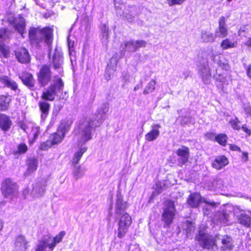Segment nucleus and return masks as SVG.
I'll list each match as a JSON object with an SVG mask.
<instances>
[{
	"label": "nucleus",
	"mask_w": 251,
	"mask_h": 251,
	"mask_svg": "<svg viewBox=\"0 0 251 251\" xmlns=\"http://www.w3.org/2000/svg\"><path fill=\"white\" fill-rule=\"evenodd\" d=\"M186 225L187 226V228L186 229L187 233L191 232L193 227L192 223L190 222H186Z\"/></svg>",
	"instance_id": "13d9d810"
},
{
	"label": "nucleus",
	"mask_w": 251,
	"mask_h": 251,
	"mask_svg": "<svg viewBox=\"0 0 251 251\" xmlns=\"http://www.w3.org/2000/svg\"><path fill=\"white\" fill-rule=\"evenodd\" d=\"M12 124V122L9 118L5 115L0 116V128L3 131H7L9 129Z\"/></svg>",
	"instance_id": "c85d7f7f"
},
{
	"label": "nucleus",
	"mask_w": 251,
	"mask_h": 251,
	"mask_svg": "<svg viewBox=\"0 0 251 251\" xmlns=\"http://www.w3.org/2000/svg\"><path fill=\"white\" fill-rule=\"evenodd\" d=\"M17 189L16 184L10 179H6L2 183L1 189L2 195L5 198H11L16 193Z\"/></svg>",
	"instance_id": "6e6552de"
},
{
	"label": "nucleus",
	"mask_w": 251,
	"mask_h": 251,
	"mask_svg": "<svg viewBox=\"0 0 251 251\" xmlns=\"http://www.w3.org/2000/svg\"><path fill=\"white\" fill-rule=\"evenodd\" d=\"M216 217V220L222 224H226L228 221L229 215L225 211L217 213Z\"/></svg>",
	"instance_id": "4c0bfd02"
},
{
	"label": "nucleus",
	"mask_w": 251,
	"mask_h": 251,
	"mask_svg": "<svg viewBox=\"0 0 251 251\" xmlns=\"http://www.w3.org/2000/svg\"><path fill=\"white\" fill-rule=\"evenodd\" d=\"M202 202L208 203L213 206L215 204L214 202H208L207 201L203 200L200 194L197 193L191 194L187 200V202L189 205L193 208L198 207Z\"/></svg>",
	"instance_id": "f8f14e48"
},
{
	"label": "nucleus",
	"mask_w": 251,
	"mask_h": 251,
	"mask_svg": "<svg viewBox=\"0 0 251 251\" xmlns=\"http://www.w3.org/2000/svg\"><path fill=\"white\" fill-rule=\"evenodd\" d=\"M101 40L103 42L106 43L109 38L108 33H101Z\"/></svg>",
	"instance_id": "6e6d98bb"
},
{
	"label": "nucleus",
	"mask_w": 251,
	"mask_h": 251,
	"mask_svg": "<svg viewBox=\"0 0 251 251\" xmlns=\"http://www.w3.org/2000/svg\"><path fill=\"white\" fill-rule=\"evenodd\" d=\"M234 47L235 43L228 38L224 40L221 44V47L223 50H226L228 48H231Z\"/></svg>",
	"instance_id": "ea45409f"
},
{
	"label": "nucleus",
	"mask_w": 251,
	"mask_h": 251,
	"mask_svg": "<svg viewBox=\"0 0 251 251\" xmlns=\"http://www.w3.org/2000/svg\"><path fill=\"white\" fill-rule=\"evenodd\" d=\"M85 172V171L84 169H81L80 167V166L76 167V166H75V170L74 171V175L77 178L82 176L84 175Z\"/></svg>",
	"instance_id": "a18cd8bd"
},
{
	"label": "nucleus",
	"mask_w": 251,
	"mask_h": 251,
	"mask_svg": "<svg viewBox=\"0 0 251 251\" xmlns=\"http://www.w3.org/2000/svg\"><path fill=\"white\" fill-rule=\"evenodd\" d=\"M21 128L25 132H26L27 126L25 124H22L21 125Z\"/></svg>",
	"instance_id": "774afa93"
},
{
	"label": "nucleus",
	"mask_w": 251,
	"mask_h": 251,
	"mask_svg": "<svg viewBox=\"0 0 251 251\" xmlns=\"http://www.w3.org/2000/svg\"><path fill=\"white\" fill-rule=\"evenodd\" d=\"M0 82L4 87H7L14 92L20 91L17 83L7 75H0Z\"/></svg>",
	"instance_id": "2eb2a0df"
},
{
	"label": "nucleus",
	"mask_w": 251,
	"mask_h": 251,
	"mask_svg": "<svg viewBox=\"0 0 251 251\" xmlns=\"http://www.w3.org/2000/svg\"><path fill=\"white\" fill-rule=\"evenodd\" d=\"M117 62V57L115 56L112 57L110 60L105 74V77L107 80L110 79L114 73L116 71Z\"/></svg>",
	"instance_id": "a211bd4d"
},
{
	"label": "nucleus",
	"mask_w": 251,
	"mask_h": 251,
	"mask_svg": "<svg viewBox=\"0 0 251 251\" xmlns=\"http://www.w3.org/2000/svg\"><path fill=\"white\" fill-rule=\"evenodd\" d=\"M27 150V147L25 144H20L18 146V150L14 151V154L17 155L18 154L25 153Z\"/></svg>",
	"instance_id": "37998d69"
},
{
	"label": "nucleus",
	"mask_w": 251,
	"mask_h": 251,
	"mask_svg": "<svg viewBox=\"0 0 251 251\" xmlns=\"http://www.w3.org/2000/svg\"><path fill=\"white\" fill-rule=\"evenodd\" d=\"M87 148L86 147H81L79 150L75 154L74 157L73 159V164L76 165L83 154L86 151Z\"/></svg>",
	"instance_id": "e433bc0d"
},
{
	"label": "nucleus",
	"mask_w": 251,
	"mask_h": 251,
	"mask_svg": "<svg viewBox=\"0 0 251 251\" xmlns=\"http://www.w3.org/2000/svg\"><path fill=\"white\" fill-rule=\"evenodd\" d=\"M65 234L64 231H61L54 238L50 235H45L39 241L35 251H52L56 244L62 240Z\"/></svg>",
	"instance_id": "7ed1b4c3"
},
{
	"label": "nucleus",
	"mask_w": 251,
	"mask_h": 251,
	"mask_svg": "<svg viewBox=\"0 0 251 251\" xmlns=\"http://www.w3.org/2000/svg\"><path fill=\"white\" fill-rule=\"evenodd\" d=\"M247 75L248 77L251 78V65H249L247 69Z\"/></svg>",
	"instance_id": "e2e57ef3"
},
{
	"label": "nucleus",
	"mask_w": 251,
	"mask_h": 251,
	"mask_svg": "<svg viewBox=\"0 0 251 251\" xmlns=\"http://www.w3.org/2000/svg\"><path fill=\"white\" fill-rule=\"evenodd\" d=\"M23 83L30 89L34 87L35 80L32 74L28 73H25L19 76Z\"/></svg>",
	"instance_id": "a878e982"
},
{
	"label": "nucleus",
	"mask_w": 251,
	"mask_h": 251,
	"mask_svg": "<svg viewBox=\"0 0 251 251\" xmlns=\"http://www.w3.org/2000/svg\"><path fill=\"white\" fill-rule=\"evenodd\" d=\"M118 222L117 237L122 238L125 236L132 223L131 216L128 213L115 216Z\"/></svg>",
	"instance_id": "39448f33"
},
{
	"label": "nucleus",
	"mask_w": 251,
	"mask_h": 251,
	"mask_svg": "<svg viewBox=\"0 0 251 251\" xmlns=\"http://www.w3.org/2000/svg\"><path fill=\"white\" fill-rule=\"evenodd\" d=\"M215 140L220 145L225 146L227 139L225 134H219L215 137Z\"/></svg>",
	"instance_id": "a19ab883"
},
{
	"label": "nucleus",
	"mask_w": 251,
	"mask_h": 251,
	"mask_svg": "<svg viewBox=\"0 0 251 251\" xmlns=\"http://www.w3.org/2000/svg\"><path fill=\"white\" fill-rule=\"evenodd\" d=\"M37 79L41 86L47 85L51 80V72L49 66L43 65L37 74Z\"/></svg>",
	"instance_id": "1a4fd4ad"
},
{
	"label": "nucleus",
	"mask_w": 251,
	"mask_h": 251,
	"mask_svg": "<svg viewBox=\"0 0 251 251\" xmlns=\"http://www.w3.org/2000/svg\"><path fill=\"white\" fill-rule=\"evenodd\" d=\"M156 82L154 79H151L146 86L144 91L143 94L147 95L152 93L156 88Z\"/></svg>",
	"instance_id": "c9c22d12"
},
{
	"label": "nucleus",
	"mask_w": 251,
	"mask_h": 251,
	"mask_svg": "<svg viewBox=\"0 0 251 251\" xmlns=\"http://www.w3.org/2000/svg\"><path fill=\"white\" fill-rule=\"evenodd\" d=\"M185 0H167V3L170 6L174 5H181Z\"/></svg>",
	"instance_id": "8fccbe9b"
},
{
	"label": "nucleus",
	"mask_w": 251,
	"mask_h": 251,
	"mask_svg": "<svg viewBox=\"0 0 251 251\" xmlns=\"http://www.w3.org/2000/svg\"><path fill=\"white\" fill-rule=\"evenodd\" d=\"M9 23L11 24L20 34L23 35L24 33L25 26V22L24 18L21 16L15 18L12 20H9Z\"/></svg>",
	"instance_id": "dca6fc26"
},
{
	"label": "nucleus",
	"mask_w": 251,
	"mask_h": 251,
	"mask_svg": "<svg viewBox=\"0 0 251 251\" xmlns=\"http://www.w3.org/2000/svg\"><path fill=\"white\" fill-rule=\"evenodd\" d=\"M196 240L200 242L201 246L204 249H212L215 246H217V236L214 238L206 234L204 231H199V234L196 236Z\"/></svg>",
	"instance_id": "0eeeda50"
},
{
	"label": "nucleus",
	"mask_w": 251,
	"mask_h": 251,
	"mask_svg": "<svg viewBox=\"0 0 251 251\" xmlns=\"http://www.w3.org/2000/svg\"><path fill=\"white\" fill-rule=\"evenodd\" d=\"M217 244L222 251H231L233 248L232 239L227 236H217Z\"/></svg>",
	"instance_id": "9b49d317"
},
{
	"label": "nucleus",
	"mask_w": 251,
	"mask_h": 251,
	"mask_svg": "<svg viewBox=\"0 0 251 251\" xmlns=\"http://www.w3.org/2000/svg\"><path fill=\"white\" fill-rule=\"evenodd\" d=\"M122 52H135L136 51L134 46V40H131L128 41H124L121 45Z\"/></svg>",
	"instance_id": "7c9ffc66"
},
{
	"label": "nucleus",
	"mask_w": 251,
	"mask_h": 251,
	"mask_svg": "<svg viewBox=\"0 0 251 251\" xmlns=\"http://www.w3.org/2000/svg\"><path fill=\"white\" fill-rule=\"evenodd\" d=\"M64 137V136H63L62 134L58 131L56 133L51 134L48 140L50 141L51 144L53 145L60 143Z\"/></svg>",
	"instance_id": "72a5a7b5"
},
{
	"label": "nucleus",
	"mask_w": 251,
	"mask_h": 251,
	"mask_svg": "<svg viewBox=\"0 0 251 251\" xmlns=\"http://www.w3.org/2000/svg\"><path fill=\"white\" fill-rule=\"evenodd\" d=\"M72 123L69 121H62L59 127L58 131L65 136V134L70 129Z\"/></svg>",
	"instance_id": "473e14b6"
},
{
	"label": "nucleus",
	"mask_w": 251,
	"mask_h": 251,
	"mask_svg": "<svg viewBox=\"0 0 251 251\" xmlns=\"http://www.w3.org/2000/svg\"><path fill=\"white\" fill-rule=\"evenodd\" d=\"M176 212L174 201H167L165 202V207L164 208L161 217L164 226L169 227L172 224L176 215Z\"/></svg>",
	"instance_id": "423d86ee"
},
{
	"label": "nucleus",
	"mask_w": 251,
	"mask_h": 251,
	"mask_svg": "<svg viewBox=\"0 0 251 251\" xmlns=\"http://www.w3.org/2000/svg\"><path fill=\"white\" fill-rule=\"evenodd\" d=\"M233 211L240 224L247 227L251 226V218L248 216L244 211L238 206H235Z\"/></svg>",
	"instance_id": "9d476101"
},
{
	"label": "nucleus",
	"mask_w": 251,
	"mask_h": 251,
	"mask_svg": "<svg viewBox=\"0 0 251 251\" xmlns=\"http://www.w3.org/2000/svg\"><path fill=\"white\" fill-rule=\"evenodd\" d=\"M64 87L62 80L59 77H55L53 83L50 85L47 89L43 92L41 98L43 100L53 101L57 95V93L61 92Z\"/></svg>",
	"instance_id": "20e7f679"
},
{
	"label": "nucleus",
	"mask_w": 251,
	"mask_h": 251,
	"mask_svg": "<svg viewBox=\"0 0 251 251\" xmlns=\"http://www.w3.org/2000/svg\"><path fill=\"white\" fill-rule=\"evenodd\" d=\"M160 127V124L152 125L151 126V130L145 135V139L149 142L156 140L159 136L160 131L159 129Z\"/></svg>",
	"instance_id": "6ab92c4d"
},
{
	"label": "nucleus",
	"mask_w": 251,
	"mask_h": 251,
	"mask_svg": "<svg viewBox=\"0 0 251 251\" xmlns=\"http://www.w3.org/2000/svg\"><path fill=\"white\" fill-rule=\"evenodd\" d=\"M52 62L55 69L60 68L63 63L62 53L55 49L52 59Z\"/></svg>",
	"instance_id": "c756f323"
},
{
	"label": "nucleus",
	"mask_w": 251,
	"mask_h": 251,
	"mask_svg": "<svg viewBox=\"0 0 251 251\" xmlns=\"http://www.w3.org/2000/svg\"><path fill=\"white\" fill-rule=\"evenodd\" d=\"M128 205L126 201H124L123 197L120 193L117 194V200L115 210V216L127 213L126 212Z\"/></svg>",
	"instance_id": "4468645a"
},
{
	"label": "nucleus",
	"mask_w": 251,
	"mask_h": 251,
	"mask_svg": "<svg viewBox=\"0 0 251 251\" xmlns=\"http://www.w3.org/2000/svg\"><path fill=\"white\" fill-rule=\"evenodd\" d=\"M109 105L108 103H103L101 106L99 108L97 111V115L96 117L93 118H90V119H93L96 126H100L102 122L105 119V115L108 112Z\"/></svg>",
	"instance_id": "ddd939ff"
},
{
	"label": "nucleus",
	"mask_w": 251,
	"mask_h": 251,
	"mask_svg": "<svg viewBox=\"0 0 251 251\" xmlns=\"http://www.w3.org/2000/svg\"><path fill=\"white\" fill-rule=\"evenodd\" d=\"M219 26H226V20L224 16H221L219 20Z\"/></svg>",
	"instance_id": "5fc2aeb1"
},
{
	"label": "nucleus",
	"mask_w": 251,
	"mask_h": 251,
	"mask_svg": "<svg viewBox=\"0 0 251 251\" xmlns=\"http://www.w3.org/2000/svg\"><path fill=\"white\" fill-rule=\"evenodd\" d=\"M15 54L18 61L22 63H27L30 61V55L25 48L18 49L15 50Z\"/></svg>",
	"instance_id": "f3484780"
},
{
	"label": "nucleus",
	"mask_w": 251,
	"mask_h": 251,
	"mask_svg": "<svg viewBox=\"0 0 251 251\" xmlns=\"http://www.w3.org/2000/svg\"><path fill=\"white\" fill-rule=\"evenodd\" d=\"M146 44H147L146 42L143 40L134 41V46H135L136 50L139 48L146 47Z\"/></svg>",
	"instance_id": "de8ad7c7"
},
{
	"label": "nucleus",
	"mask_w": 251,
	"mask_h": 251,
	"mask_svg": "<svg viewBox=\"0 0 251 251\" xmlns=\"http://www.w3.org/2000/svg\"><path fill=\"white\" fill-rule=\"evenodd\" d=\"M15 251H25L27 249V242L22 235L18 236L15 242Z\"/></svg>",
	"instance_id": "4be33fe9"
},
{
	"label": "nucleus",
	"mask_w": 251,
	"mask_h": 251,
	"mask_svg": "<svg viewBox=\"0 0 251 251\" xmlns=\"http://www.w3.org/2000/svg\"><path fill=\"white\" fill-rule=\"evenodd\" d=\"M229 149L233 151H241L240 148L234 144H229Z\"/></svg>",
	"instance_id": "4d7b16f0"
},
{
	"label": "nucleus",
	"mask_w": 251,
	"mask_h": 251,
	"mask_svg": "<svg viewBox=\"0 0 251 251\" xmlns=\"http://www.w3.org/2000/svg\"><path fill=\"white\" fill-rule=\"evenodd\" d=\"M242 128L249 136L251 135V130L247 127L246 125H243Z\"/></svg>",
	"instance_id": "052dcab7"
},
{
	"label": "nucleus",
	"mask_w": 251,
	"mask_h": 251,
	"mask_svg": "<svg viewBox=\"0 0 251 251\" xmlns=\"http://www.w3.org/2000/svg\"><path fill=\"white\" fill-rule=\"evenodd\" d=\"M95 121L93 119H86L79 121L75 129V133L78 136V145L82 146L92 138V130L96 127Z\"/></svg>",
	"instance_id": "f257e3e1"
},
{
	"label": "nucleus",
	"mask_w": 251,
	"mask_h": 251,
	"mask_svg": "<svg viewBox=\"0 0 251 251\" xmlns=\"http://www.w3.org/2000/svg\"><path fill=\"white\" fill-rule=\"evenodd\" d=\"M100 29L101 33H108L109 28L105 25H102Z\"/></svg>",
	"instance_id": "bf43d9fd"
},
{
	"label": "nucleus",
	"mask_w": 251,
	"mask_h": 251,
	"mask_svg": "<svg viewBox=\"0 0 251 251\" xmlns=\"http://www.w3.org/2000/svg\"><path fill=\"white\" fill-rule=\"evenodd\" d=\"M245 44L249 47H251V36L247 39Z\"/></svg>",
	"instance_id": "69168bd1"
},
{
	"label": "nucleus",
	"mask_w": 251,
	"mask_h": 251,
	"mask_svg": "<svg viewBox=\"0 0 251 251\" xmlns=\"http://www.w3.org/2000/svg\"><path fill=\"white\" fill-rule=\"evenodd\" d=\"M31 133L33 136L34 140H35L40 134V127L38 126H33L32 127Z\"/></svg>",
	"instance_id": "09e8293b"
},
{
	"label": "nucleus",
	"mask_w": 251,
	"mask_h": 251,
	"mask_svg": "<svg viewBox=\"0 0 251 251\" xmlns=\"http://www.w3.org/2000/svg\"><path fill=\"white\" fill-rule=\"evenodd\" d=\"M200 73L203 82L209 84L210 81L211 74L210 69L207 65H203L200 67Z\"/></svg>",
	"instance_id": "393cba45"
},
{
	"label": "nucleus",
	"mask_w": 251,
	"mask_h": 251,
	"mask_svg": "<svg viewBox=\"0 0 251 251\" xmlns=\"http://www.w3.org/2000/svg\"><path fill=\"white\" fill-rule=\"evenodd\" d=\"M28 36L32 44H38L42 41L50 48L52 41V30L50 27L42 29L31 27L29 29ZM49 56H50V48L49 49Z\"/></svg>",
	"instance_id": "f03ea898"
},
{
	"label": "nucleus",
	"mask_w": 251,
	"mask_h": 251,
	"mask_svg": "<svg viewBox=\"0 0 251 251\" xmlns=\"http://www.w3.org/2000/svg\"><path fill=\"white\" fill-rule=\"evenodd\" d=\"M9 55V51L8 49L4 45L0 44V56L8 57Z\"/></svg>",
	"instance_id": "c03bdc74"
},
{
	"label": "nucleus",
	"mask_w": 251,
	"mask_h": 251,
	"mask_svg": "<svg viewBox=\"0 0 251 251\" xmlns=\"http://www.w3.org/2000/svg\"><path fill=\"white\" fill-rule=\"evenodd\" d=\"M189 149L183 147L177 150L176 154L178 156V161L181 164H184L188 161L189 158Z\"/></svg>",
	"instance_id": "b1692460"
},
{
	"label": "nucleus",
	"mask_w": 251,
	"mask_h": 251,
	"mask_svg": "<svg viewBox=\"0 0 251 251\" xmlns=\"http://www.w3.org/2000/svg\"><path fill=\"white\" fill-rule=\"evenodd\" d=\"M52 145L51 144L50 141L48 140L46 142H44L41 144L40 149L42 150H46L50 148Z\"/></svg>",
	"instance_id": "603ef678"
},
{
	"label": "nucleus",
	"mask_w": 251,
	"mask_h": 251,
	"mask_svg": "<svg viewBox=\"0 0 251 251\" xmlns=\"http://www.w3.org/2000/svg\"><path fill=\"white\" fill-rule=\"evenodd\" d=\"M123 79L124 80V85H125L129 81V75H126L123 76Z\"/></svg>",
	"instance_id": "680f3d73"
},
{
	"label": "nucleus",
	"mask_w": 251,
	"mask_h": 251,
	"mask_svg": "<svg viewBox=\"0 0 251 251\" xmlns=\"http://www.w3.org/2000/svg\"><path fill=\"white\" fill-rule=\"evenodd\" d=\"M244 110L247 114L251 115V107L250 106H247L245 107Z\"/></svg>",
	"instance_id": "0e129e2a"
},
{
	"label": "nucleus",
	"mask_w": 251,
	"mask_h": 251,
	"mask_svg": "<svg viewBox=\"0 0 251 251\" xmlns=\"http://www.w3.org/2000/svg\"><path fill=\"white\" fill-rule=\"evenodd\" d=\"M228 34L227 28L226 26H218L215 32V37L225 38Z\"/></svg>",
	"instance_id": "58836bf2"
},
{
	"label": "nucleus",
	"mask_w": 251,
	"mask_h": 251,
	"mask_svg": "<svg viewBox=\"0 0 251 251\" xmlns=\"http://www.w3.org/2000/svg\"><path fill=\"white\" fill-rule=\"evenodd\" d=\"M137 14V7L135 6H128V8L125 10L123 14L126 20L132 22L133 20L134 16Z\"/></svg>",
	"instance_id": "cd10ccee"
},
{
	"label": "nucleus",
	"mask_w": 251,
	"mask_h": 251,
	"mask_svg": "<svg viewBox=\"0 0 251 251\" xmlns=\"http://www.w3.org/2000/svg\"><path fill=\"white\" fill-rule=\"evenodd\" d=\"M11 99L9 96H0V109L1 110L5 111L8 109L9 103Z\"/></svg>",
	"instance_id": "f704fd0d"
},
{
	"label": "nucleus",
	"mask_w": 251,
	"mask_h": 251,
	"mask_svg": "<svg viewBox=\"0 0 251 251\" xmlns=\"http://www.w3.org/2000/svg\"><path fill=\"white\" fill-rule=\"evenodd\" d=\"M249 29L248 25H242L238 31V34L239 36H244L245 33L248 32Z\"/></svg>",
	"instance_id": "3c124183"
},
{
	"label": "nucleus",
	"mask_w": 251,
	"mask_h": 251,
	"mask_svg": "<svg viewBox=\"0 0 251 251\" xmlns=\"http://www.w3.org/2000/svg\"><path fill=\"white\" fill-rule=\"evenodd\" d=\"M45 184L43 182H38L33 185L31 195L33 197H41L45 192Z\"/></svg>",
	"instance_id": "5701e85b"
},
{
	"label": "nucleus",
	"mask_w": 251,
	"mask_h": 251,
	"mask_svg": "<svg viewBox=\"0 0 251 251\" xmlns=\"http://www.w3.org/2000/svg\"><path fill=\"white\" fill-rule=\"evenodd\" d=\"M10 34V31L7 30L6 28L0 29V43L9 38Z\"/></svg>",
	"instance_id": "79ce46f5"
},
{
	"label": "nucleus",
	"mask_w": 251,
	"mask_h": 251,
	"mask_svg": "<svg viewBox=\"0 0 251 251\" xmlns=\"http://www.w3.org/2000/svg\"><path fill=\"white\" fill-rule=\"evenodd\" d=\"M216 37L209 31H202L201 33V39L203 42H213Z\"/></svg>",
	"instance_id": "2f4dec72"
},
{
	"label": "nucleus",
	"mask_w": 251,
	"mask_h": 251,
	"mask_svg": "<svg viewBox=\"0 0 251 251\" xmlns=\"http://www.w3.org/2000/svg\"><path fill=\"white\" fill-rule=\"evenodd\" d=\"M218 80L220 81V82L222 83L221 84H218V86L219 87H223L224 85H227V82L226 78L223 76H219V78L218 79Z\"/></svg>",
	"instance_id": "864d4df0"
},
{
	"label": "nucleus",
	"mask_w": 251,
	"mask_h": 251,
	"mask_svg": "<svg viewBox=\"0 0 251 251\" xmlns=\"http://www.w3.org/2000/svg\"><path fill=\"white\" fill-rule=\"evenodd\" d=\"M38 104L41 112V120L44 121L49 115L50 104L45 100L39 101Z\"/></svg>",
	"instance_id": "bb28decb"
},
{
	"label": "nucleus",
	"mask_w": 251,
	"mask_h": 251,
	"mask_svg": "<svg viewBox=\"0 0 251 251\" xmlns=\"http://www.w3.org/2000/svg\"><path fill=\"white\" fill-rule=\"evenodd\" d=\"M228 164V159L225 155H221L215 158L212 163V166L217 170H221Z\"/></svg>",
	"instance_id": "412c9836"
},
{
	"label": "nucleus",
	"mask_w": 251,
	"mask_h": 251,
	"mask_svg": "<svg viewBox=\"0 0 251 251\" xmlns=\"http://www.w3.org/2000/svg\"><path fill=\"white\" fill-rule=\"evenodd\" d=\"M29 192V189L28 188H26L23 190V195H24V197H25V198H26V196L28 195Z\"/></svg>",
	"instance_id": "338daca9"
},
{
	"label": "nucleus",
	"mask_w": 251,
	"mask_h": 251,
	"mask_svg": "<svg viewBox=\"0 0 251 251\" xmlns=\"http://www.w3.org/2000/svg\"><path fill=\"white\" fill-rule=\"evenodd\" d=\"M38 164V161L36 158L34 157L27 158L26 161L27 168L25 175L28 176L35 172L37 169Z\"/></svg>",
	"instance_id": "aec40b11"
},
{
	"label": "nucleus",
	"mask_w": 251,
	"mask_h": 251,
	"mask_svg": "<svg viewBox=\"0 0 251 251\" xmlns=\"http://www.w3.org/2000/svg\"><path fill=\"white\" fill-rule=\"evenodd\" d=\"M240 123V121L237 118H235L233 120H230L229 122V123H230L231 127L234 129L237 130H239L240 129V126L239 125Z\"/></svg>",
	"instance_id": "49530a36"
}]
</instances>
